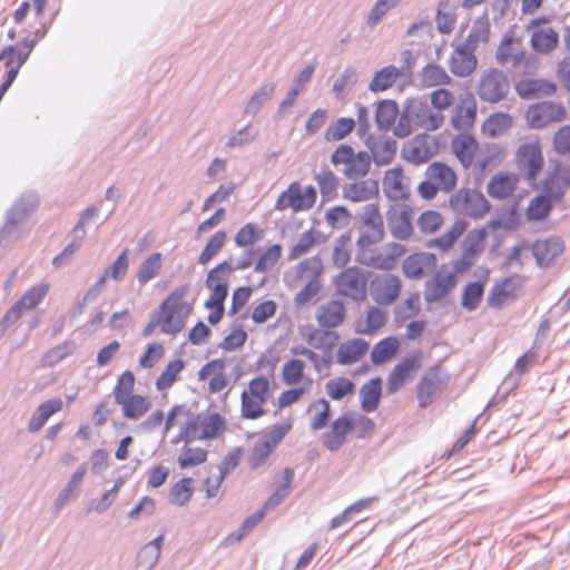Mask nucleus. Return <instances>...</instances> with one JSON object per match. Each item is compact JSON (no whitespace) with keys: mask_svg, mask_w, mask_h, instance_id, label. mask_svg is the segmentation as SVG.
<instances>
[{"mask_svg":"<svg viewBox=\"0 0 570 570\" xmlns=\"http://www.w3.org/2000/svg\"><path fill=\"white\" fill-rule=\"evenodd\" d=\"M234 268L229 263L223 262L212 268L206 277V287L209 289V296L224 297L228 295V284Z\"/></svg>","mask_w":570,"mask_h":570,"instance_id":"28","label":"nucleus"},{"mask_svg":"<svg viewBox=\"0 0 570 570\" xmlns=\"http://www.w3.org/2000/svg\"><path fill=\"white\" fill-rule=\"evenodd\" d=\"M425 176L444 193L452 191L458 184L456 173L452 167L442 161L430 164L425 170Z\"/></svg>","mask_w":570,"mask_h":570,"instance_id":"35","label":"nucleus"},{"mask_svg":"<svg viewBox=\"0 0 570 570\" xmlns=\"http://www.w3.org/2000/svg\"><path fill=\"white\" fill-rule=\"evenodd\" d=\"M382 379L374 377L366 381L360 389L361 409L366 413L375 412L381 403Z\"/></svg>","mask_w":570,"mask_h":570,"instance_id":"45","label":"nucleus"},{"mask_svg":"<svg viewBox=\"0 0 570 570\" xmlns=\"http://www.w3.org/2000/svg\"><path fill=\"white\" fill-rule=\"evenodd\" d=\"M514 119L507 112H494L482 124L481 131L485 137L495 138L507 134L513 126Z\"/></svg>","mask_w":570,"mask_h":570,"instance_id":"47","label":"nucleus"},{"mask_svg":"<svg viewBox=\"0 0 570 570\" xmlns=\"http://www.w3.org/2000/svg\"><path fill=\"white\" fill-rule=\"evenodd\" d=\"M173 429H178L174 442H212L224 439L228 422L217 411L196 413L190 405L183 403L171 406L166 415L165 433Z\"/></svg>","mask_w":570,"mask_h":570,"instance_id":"2","label":"nucleus"},{"mask_svg":"<svg viewBox=\"0 0 570 570\" xmlns=\"http://www.w3.org/2000/svg\"><path fill=\"white\" fill-rule=\"evenodd\" d=\"M515 164L527 180H535L544 166L540 141L533 140L522 144L515 153Z\"/></svg>","mask_w":570,"mask_h":570,"instance_id":"14","label":"nucleus"},{"mask_svg":"<svg viewBox=\"0 0 570 570\" xmlns=\"http://www.w3.org/2000/svg\"><path fill=\"white\" fill-rule=\"evenodd\" d=\"M293 426V417H287L269 426L250 450L248 455V464L250 468L257 469L266 464L271 454L292 431Z\"/></svg>","mask_w":570,"mask_h":570,"instance_id":"6","label":"nucleus"},{"mask_svg":"<svg viewBox=\"0 0 570 570\" xmlns=\"http://www.w3.org/2000/svg\"><path fill=\"white\" fill-rule=\"evenodd\" d=\"M276 387L274 366L267 374L253 376L240 393V416L245 420H258L265 416Z\"/></svg>","mask_w":570,"mask_h":570,"instance_id":"4","label":"nucleus"},{"mask_svg":"<svg viewBox=\"0 0 570 570\" xmlns=\"http://www.w3.org/2000/svg\"><path fill=\"white\" fill-rule=\"evenodd\" d=\"M485 284L482 282H471L465 285L462 293V306L468 311H474L482 302Z\"/></svg>","mask_w":570,"mask_h":570,"instance_id":"63","label":"nucleus"},{"mask_svg":"<svg viewBox=\"0 0 570 570\" xmlns=\"http://www.w3.org/2000/svg\"><path fill=\"white\" fill-rule=\"evenodd\" d=\"M421 367V355L419 353L406 356L399 362L387 377V390L390 393L399 391L413 374Z\"/></svg>","mask_w":570,"mask_h":570,"instance_id":"23","label":"nucleus"},{"mask_svg":"<svg viewBox=\"0 0 570 570\" xmlns=\"http://www.w3.org/2000/svg\"><path fill=\"white\" fill-rule=\"evenodd\" d=\"M527 125L532 129H543L567 119V109L561 102L541 101L528 107Z\"/></svg>","mask_w":570,"mask_h":570,"instance_id":"8","label":"nucleus"},{"mask_svg":"<svg viewBox=\"0 0 570 570\" xmlns=\"http://www.w3.org/2000/svg\"><path fill=\"white\" fill-rule=\"evenodd\" d=\"M520 284L517 278L508 277L495 284L491 289L489 303L493 307H501L518 296Z\"/></svg>","mask_w":570,"mask_h":570,"instance_id":"46","label":"nucleus"},{"mask_svg":"<svg viewBox=\"0 0 570 570\" xmlns=\"http://www.w3.org/2000/svg\"><path fill=\"white\" fill-rule=\"evenodd\" d=\"M413 209L409 206L393 208L389 215V226L392 235L401 240L410 238L413 234Z\"/></svg>","mask_w":570,"mask_h":570,"instance_id":"30","label":"nucleus"},{"mask_svg":"<svg viewBox=\"0 0 570 570\" xmlns=\"http://www.w3.org/2000/svg\"><path fill=\"white\" fill-rule=\"evenodd\" d=\"M386 323V313L380 307H370L366 312L364 323H358L355 332L358 334L373 335Z\"/></svg>","mask_w":570,"mask_h":570,"instance_id":"58","label":"nucleus"},{"mask_svg":"<svg viewBox=\"0 0 570 570\" xmlns=\"http://www.w3.org/2000/svg\"><path fill=\"white\" fill-rule=\"evenodd\" d=\"M523 59L524 51L522 49L521 39L514 37L512 33H507L497 50L498 62L501 65L511 63L512 66H518Z\"/></svg>","mask_w":570,"mask_h":570,"instance_id":"39","label":"nucleus"},{"mask_svg":"<svg viewBox=\"0 0 570 570\" xmlns=\"http://www.w3.org/2000/svg\"><path fill=\"white\" fill-rule=\"evenodd\" d=\"M379 183L374 179L347 184L343 188V197L352 203H364L379 196Z\"/></svg>","mask_w":570,"mask_h":570,"instance_id":"40","label":"nucleus"},{"mask_svg":"<svg viewBox=\"0 0 570 570\" xmlns=\"http://www.w3.org/2000/svg\"><path fill=\"white\" fill-rule=\"evenodd\" d=\"M335 166L344 165V175L350 178L365 176L371 167V160L366 153H355L351 146H340L331 157Z\"/></svg>","mask_w":570,"mask_h":570,"instance_id":"15","label":"nucleus"},{"mask_svg":"<svg viewBox=\"0 0 570 570\" xmlns=\"http://www.w3.org/2000/svg\"><path fill=\"white\" fill-rule=\"evenodd\" d=\"M438 265L435 254L419 252L407 256L402 264V272L406 278L421 279Z\"/></svg>","mask_w":570,"mask_h":570,"instance_id":"22","label":"nucleus"},{"mask_svg":"<svg viewBox=\"0 0 570 570\" xmlns=\"http://www.w3.org/2000/svg\"><path fill=\"white\" fill-rule=\"evenodd\" d=\"M163 256L160 253H154L147 257L137 272L138 282L144 285L155 278L161 269Z\"/></svg>","mask_w":570,"mask_h":570,"instance_id":"64","label":"nucleus"},{"mask_svg":"<svg viewBox=\"0 0 570 570\" xmlns=\"http://www.w3.org/2000/svg\"><path fill=\"white\" fill-rule=\"evenodd\" d=\"M434 140L426 135H417L402 148L403 158L414 165L426 163L436 154Z\"/></svg>","mask_w":570,"mask_h":570,"instance_id":"21","label":"nucleus"},{"mask_svg":"<svg viewBox=\"0 0 570 570\" xmlns=\"http://www.w3.org/2000/svg\"><path fill=\"white\" fill-rule=\"evenodd\" d=\"M515 91L523 99L540 98L553 96L557 86L546 79H522L515 83Z\"/></svg>","mask_w":570,"mask_h":570,"instance_id":"41","label":"nucleus"},{"mask_svg":"<svg viewBox=\"0 0 570 570\" xmlns=\"http://www.w3.org/2000/svg\"><path fill=\"white\" fill-rule=\"evenodd\" d=\"M563 252L559 238L538 239L532 244V253L540 266L550 265Z\"/></svg>","mask_w":570,"mask_h":570,"instance_id":"42","label":"nucleus"},{"mask_svg":"<svg viewBox=\"0 0 570 570\" xmlns=\"http://www.w3.org/2000/svg\"><path fill=\"white\" fill-rule=\"evenodd\" d=\"M226 361L215 358L206 363L198 372L200 381L208 383V392L212 394L224 391L229 385V377L226 373Z\"/></svg>","mask_w":570,"mask_h":570,"instance_id":"20","label":"nucleus"},{"mask_svg":"<svg viewBox=\"0 0 570 570\" xmlns=\"http://www.w3.org/2000/svg\"><path fill=\"white\" fill-rule=\"evenodd\" d=\"M488 226L473 228L469 230L461 243V258L455 262L454 266L458 272L469 271L478 259V257L485 250L487 238L489 236ZM495 225L493 224V227Z\"/></svg>","mask_w":570,"mask_h":570,"instance_id":"9","label":"nucleus"},{"mask_svg":"<svg viewBox=\"0 0 570 570\" xmlns=\"http://www.w3.org/2000/svg\"><path fill=\"white\" fill-rule=\"evenodd\" d=\"M455 23L456 14L453 6L448 1L440 2L436 13V27L439 32L450 35L454 30Z\"/></svg>","mask_w":570,"mask_h":570,"instance_id":"61","label":"nucleus"},{"mask_svg":"<svg viewBox=\"0 0 570 570\" xmlns=\"http://www.w3.org/2000/svg\"><path fill=\"white\" fill-rule=\"evenodd\" d=\"M282 381L286 386H307L312 387L313 380L306 373V363L301 358H289L281 372Z\"/></svg>","mask_w":570,"mask_h":570,"instance_id":"31","label":"nucleus"},{"mask_svg":"<svg viewBox=\"0 0 570 570\" xmlns=\"http://www.w3.org/2000/svg\"><path fill=\"white\" fill-rule=\"evenodd\" d=\"M454 268H456L454 266ZM456 269L451 271L442 266L424 285V299L428 303H435L445 299L459 283Z\"/></svg>","mask_w":570,"mask_h":570,"instance_id":"16","label":"nucleus"},{"mask_svg":"<svg viewBox=\"0 0 570 570\" xmlns=\"http://www.w3.org/2000/svg\"><path fill=\"white\" fill-rule=\"evenodd\" d=\"M194 309V299L190 297V285L183 284L174 288L155 309L164 323L167 335L176 336L187 324Z\"/></svg>","mask_w":570,"mask_h":570,"instance_id":"5","label":"nucleus"},{"mask_svg":"<svg viewBox=\"0 0 570 570\" xmlns=\"http://www.w3.org/2000/svg\"><path fill=\"white\" fill-rule=\"evenodd\" d=\"M382 187L389 199L403 200L410 197L409 178L401 167H394L385 171Z\"/></svg>","mask_w":570,"mask_h":570,"instance_id":"24","label":"nucleus"},{"mask_svg":"<svg viewBox=\"0 0 570 570\" xmlns=\"http://www.w3.org/2000/svg\"><path fill=\"white\" fill-rule=\"evenodd\" d=\"M400 350V341L394 336H389L377 342L371 351V361L375 365L383 364L392 360Z\"/></svg>","mask_w":570,"mask_h":570,"instance_id":"54","label":"nucleus"},{"mask_svg":"<svg viewBox=\"0 0 570 570\" xmlns=\"http://www.w3.org/2000/svg\"><path fill=\"white\" fill-rule=\"evenodd\" d=\"M552 210V199L547 195L533 197L525 209V217L529 222H542L547 219Z\"/></svg>","mask_w":570,"mask_h":570,"instance_id":"57","label":"nucleus"},{"mask_svg":"<svg viewBox=\"0 0 570 570\" xmlns=\"http://www.w3.org/2000/svg\"><path fill=\"white\" fill-rule=\"evenodd\" d=\"M519 184L517 174L501 171L495 174L488 184V194L495 199H505L513 195Z\"/></svg>","mask_w":570,"mask_h":570,"instance_id":"37","label":"nucleus"},{"mask_svg":"<svg viewBox=\"0 0 570 570\" xmlns=\"http://www.w3.org/2000/svg\"><path fill=\"white\" fill-rule=\"evenodd\" d=\"M185 368V362L181 358L169 361L156 377L155 387L164 396L180 380Z\"/></svg>","mask_w":570,"mask_h":570,"instance_id":"43","label":"nucleus"},{"mask_svg":"<svg viewBox=\"0 0 570 570\" xmlns=\"http://www.w3.org/2000/svg\"><path fill=\"white\" fill-rule=\"evenodd\" d=\"M368 273L358 267L344 269L336 278L337 292L356 302H363L367 297Z\"/></svg>","mask_w":570,"mask_h":570,"instance_id":"12","label":"nucleus"},{"mask_svg":"<svg viewBox=\"0 0 570 570\" xmlns=\"http://www.w3.org/2000/svg\"><path fill=\"white\" fill-rule=\"evenodd\" d=\"M293 479L294 471L292 469L287 468L282 472L279 484L263 505L267 511L276 507L284 498L289 494Z\"/></svg>","mask_w":570,"mask_h":570,"instance_id":"59","label":"nucleus"},{"mask_svg":"<svg viewBox=\"0 0 570 570\" xmlns=\"http://www.w3.org/2000/svg\"><path fill=\"white\" fill-rule=\"evenodd\" d=\"M450 206L471 218H483L491 209L485 196L478 189L462 188L450 197Z\"/></svg>","mask_w":570,"mask_h":570,"instance_id":"10","label":"nucleus"},{"mask_svg":"<svg viewBox=\"0 0 570 570\" xmlns=\"http://www.w3.org/2000/svg\"><path fill=\"white\" fill-rule=\"evenodd\" d=\"M468 223L464 219L455 220L450 228L441 236L430 240V247L441 252H449L456 244L459 238L466 232Z\"/></svg>","mask_w":570,"mask_h":570,"instance_id":"50","label":"nucleus"},{"mask_svg":"<svg viewBox=\"0 0 570 570\" xmlns=\"http://www.w3.org/2000/svg\"><path fill=\"white\" fill-rule=\"evenodd\" d=\"M548 18H538L530 22L528 30L531 31V46L535 52L549 53L559 45L558 32L548 26Z\"/></svg>","mask_w":570,"mask_h":570,"instance_id":"17","label":"nucleus"},{"mask_svg":"<svg viewBox=\"0 0 570 570\" xmlns=\"http://www.w3.org/2000/svg\"><path fill=\"white\" fill-rule=\"evenodd\" d=\"M283 248L279 244L268 246L256 259L253 258L254 250L247 253V257L239 261L237 264L238 269H246L254 265L255 272L267 273L274 268L282 257Z\"/></svg>","mask_w":570,"mask_h":570,"instance_id":"25","label":"nucleus"},{"mask_svg":"<svg viewBox=\"0 0 570 570\" xmlns=\"http://www.w3.org/2000/svg\"><path fill=\"white\" fill-rule=\"evenodd\" d=\"M129 250L124 249L116 261L104 272V274L96 281L95 287L101 288L108 279L120 281L125 277L129 268Z\"/></svg>","mask_w":570,"mask_h":570,"instance_id":"52","label":"nucleus"},{"mask_svg":"<svg viewBox=\"0 0 570 570\" xmlns=\"http://www.w3.org/2000/svg\"><path fill=\"white\" fill-rule=\"evenodd\" d=\"M62 409L63 401L59 397L50 399L40 403L28 423L29 432L36 433L40 431L47 421Z\"/></svg>","mask_w":570,"mask_h":570,"instance_id":"44","label":"nucleus"},{"mask_svg":"<svg viewBox=\"0 0 570 570\" xmlns=\"http://www.w3.org/2000/svg\"><path fill=\"white\" fill-rule=\"evenodd\" d=\"M370 344L363 338H350L336 350V363L343 366L358 363L368 352Z\"/></svg>","mask_w":570,"mask_h":570,"instance_id":"29","label":"nucleus"},{"mask_svg":"<svg viewBox=\"0 0 570 570\" xmlns=\"http://www.w3.org/2000/svg\"><path fill=\"white\" fill-rule=\"evenodd\" d=\"M509 91V83L504 73L497 69L485 72L479 85L478 95L481 100L495 104L502 100Z\"/></svg>","mask_w":570,"mask_h":570,"instance_id":"18","label":"nucleus"},{"mask_svg":"<svg viewBox=\"0 0 570 570\" xmlns=\"http://www.w3.org/2000/svg\"><path fill=\"white\" fill-rule=\"evenodd\" d=\"M346 317V309L342 302L330 301L318 307L316 320L323 328H335L342 325Z\"/></svg>","mask_w":570,"mask_h":570,"instance_id":"38","label":"nucleus"},{"mask_svg":"<svg viewBox=\"0 0 570 570\" xmlns=\"http://www.w3.org/2000/svg\"><path fill=\"white\" fill-rule=\"evenodd\" d=\"M403 284L397 275L377 274L370 282V294L379 306H390L401 296Z\"/></svg>","mask_w":570,"mask_h":570,"instance_id":"13","label":"nucleus"},{"mask_svg":"<svg viewBox=\"0 0 570 570\" xmlns=\"http://www.w3.org/2000/svg\"><path fill=\"white\" fill-rule=\"evenodd\" d=\"M322 271V262L316 257L305 259L298 265L297 276L301 279H307V284L296 294V305H305L317 296L321 291Z\"/></svg>","mask_w":570,"mask_h":570,"instance_id":"11","label":"nucleus"},{"mask_svg":"<svg viewBox=\"0 0 570 570\" xmlns=\"http://www.w3.org/2000/svg\"><path fill=\"white\" fill-rule=\"evenodd\" d=\"M207 459L208 451L206 449L184 443L177 458V463L181 470H186L204 464Z\"/></svg>","mask_w":570,"mask_h":570,"instance_id":"53","label":"nucleus"},{"mask_svg":"<svg viewBox=\"0 0 570 570\" xmlns=\"http://www.w3.org/2000/svg\"><path fill=\"white\" fill-rule=\"evenodd\" d=\"M304 415L311 430H323L328 425L332 416L331 404L324 397L315 399L309 402Z\"/></svg>","mask_w":570,"mask_h":570,"instance_id":"36","label":"nucleus"},{"mask_svg":"<svg viewBox=\"0 0 570 570\" xmlns=\"http://www.w3.org/2000/svg\"><path fill=\"white\" fill-rule=\"evenodd\" d=\"M384 236V230L361 229L356 242L360 263L382 271H391L396 266L397 259L405 254V247L397 243H389L382 250H377Z\"/></svg>","mask_w":570,"mask_h":570,"instance_id":"3","label":"nucleus"},{"mask_svg":"<svg viewBox=\"0 0 570 570\" xmlns=\"http://www.w3.org/2000/svg\"><path fill=\"white\" fill-rule=\"evenodd\" d=\"M442 379L436 367L430 368L420 380L416 393L421 409L429 406L441 390Z\"/></svg>","mask_w":570,"mask_h":570,"instance_id":"34","label":"nucleus"},{"mask_svg":"<svg viewBox=\"0 0 570 570\" xmlns=\"http://www.w3.org/2000/svg\"><path fill=\"white\" fill-rule=\"evenodd\" d=\"M194 493V481L191 478H183L177 481L170 489V502L176 505H185L188 503Z\"/></svg>","mask_w":570,"mask_h":570,"instance_id":"62","label":"nucleus"},{"mask_svg":"<svg viewBox=\"0 0 570 570\" xmlns=\"http://www.w3.org/2000/svg\"><path fill=\"white\" fill-rule=\"evenodd\" d=\"M399 105L394 100H382L379 102L375 119L381 130H390L399 117Z\"/></svg>","mask_w":570,"mask_h":570,"instance_id":"56","label":"nucleus"},{"mask_svg":"<svg viewBox=\"0 0 570 570\" xmlns=\"http://www.w3.org/2000/svg\"><path fill=\"white\" fill-rule=\"evenodd\" d=\"M355 383L345 376H335L325 383L326 395L333 401H342L355 394Z\"/></svg>","mask_w":570,"mask_h":570,"instance_id":"51","label":"nucleus"},{"mask_svg":"<svg viewBox=\"0 0 570 570\" xmlns=\"http://www.w3.org/2000/svg\"><path fill=\"white\" fill-rule=\"evenodd\" d=\"M317 191L313 186L303 187L298 181L289 184L277 198L275 209L284 212L291 209L294 213L307 212L315 205Z\"/></svg>","mask_w":570,"mask_h":570,"instance_id":"7","label":"nucleus"},{"mask_svg":"<svg viewBox=\"0 0 570 570\" xmlns=\"http://www.w3.org/2000/svg\"><path fill=\"white\" fill-rule=\"evenodd\" d=\"M444 115L426 104H421L414 115L415 125L424 130L434 131L444 124Z\"/></svg>","mask_w":570,"mask_h":570,"instance_id":"48","label":"nucleus"},{"mask_svg":"<svg viewBox=\"0 0 570 570\" xmlns=\"http://www.w3.org/2000/svg\"><path fill=\"white\" fill-rule=\"evenodd\" d=\"M403 76L402 69L395 67V66H386L382 69L377 70L370 85L368 89L372 92H382L386 91L390 88H392Z\"/></svg>","mask_w":570,"mask_h":570,"instance_id":"49","label":"nucleus"},{"mask_svg":"<svg viewBox=\"0 0 570 570\" xmlns=\"http://www.w3.org/2000/svg\"><path fill=\"white\" fill-rule=\"evenodd\" d=\"M350 433H352L350 414L344 413L332 422L322 436V443L327 450L336 451L345 443Z\"/></svg>","mask_w":570,"mask_h":570,"instance_id":"27","label":"nucleus"},{"mask_svg":"<svg viewBox=\"0 0 570 570\" xmlns=\"http://www.w3.org/2000/svg\"><path fill=\"white\" fill-rule=\"evenodd\" d=\"M49 292L48 284H39L31 288H29L21 297L18 299L13 306L6 313L4 321L8 323L17 322L23 313L27 311H31L37 307L43 298L47 296Z\"/></svg>","mask_w":570,"mask_h":570,"instance_id":"19","label":"nucleus"},{"mask_svg":"<svg viewBox=\"0 0 570 570\" xmlns=\"http://www.w3.org/2000/svg\"><path fill=\"white\" fill-rule=\"evenodd\" d=\"M419 230L424 235L438 233L444 225L443 215L434 209L424 210L416 220Z\"/></svg>","mask_w":570,"mask_h":570,"instance_id":"60","label":"nucleus"},{"mask_svg":"<svg viewBox=\"0 0 570 570\" xmlns=\"http://www.w3.org/2000/svg\"><path fill=\"white\" fill-rule=\"evenodd\" d=\"M48 0L23 1L13 13V21L23 26L26 36L17 43L4 47L0 52V62L7 69L6 78L14 81L33 48L46 37L49 24L43 19Z\"/></svg>","mask_w":570,"mask_h":570,"instance_id":"1","label":"nucleus"},{"mask_svg":"<svg viewBox=\"0 0 570 570\" xmlns=\"http://www.w3.org/2000/svg\"><path fill=\"white\" fill-rule=\"evenodd\" d=\"M476 119V102L472 95L462 97L454 108L451 124L456 130L471 129Z\"/></svg>","mask_w":570,"mask_h":570,"instance_id":"33","label":"nucleus"},{"mask_svg":"<svg viewBox=\"0 0 570 570\" xmlns=\"http://www.w3.org/2000/svg\"><path fill=\"white\" fill-rule=\"evenodd\" d=\"M476 68V58L464 49H456L451 58L450 69L459 77L471 75Z\"/></svg>","mask_w":570,"mask_h":570,"instance_id":"55","label":"nucleus"},{"mask_svg":"<svg viewBox=\"0 0 570 570\" xmlns=\"http://www.w3.org/2000/svg\"><path fill=\"white\" fill-rule=\"evenodd\" d=\"M120 406L122 416L127 420L138 421L153 407L149 396L134 393L116 402Z\"/></svg>","mask_w":570,"mask_h":570,"instance_id":"32","label":"nucleus"},{"mask_svg":"<svg viewBox=\"0 0 570 570\" xmlns=\"http://www.w3.org/2000/svg\"><path fill=\"white\" fill-rule=\"evenodd\" d=\"M451 149L464 168H470L480 150L479 141L469 134L456 135L451 141Z\"/></svg>","mask_w":570,"mask_h":570,"instance_id":"26","label":"nucleus"}]
</instances>
